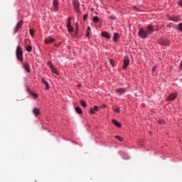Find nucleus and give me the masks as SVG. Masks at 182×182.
I'll return each mask as SVG.
<instances>
[{"label": "nucleus", "mask_w": 182, "mask_h": 182, "mask_svg": "<svg viewBox=\"0 0 182 182\" xmlns=\"http://www.w3.org/2000/svg\"><path fill=\"white\" fill-rule=\"evenodd\" d=\"M154 32V26L149 24L145 28H140L138 31V35L139 38H142V39H146L147 36L149 35H153Z\"/></svg>", "instance_id": "f257e3e1"}, {"label": "nucleus", "mask_w": 182, "mask_h": 182, "mask_svg": "<svg viewBox=\"0 0 182 182\" xmlns=\"http://www.w3.org/2000/svg\"><path fill=\"white\" fill-rule=\"evenodd\" d=\"M16 55L18 60L20 62H23V53L22 52V48L21 46H18L16 50Z\"/></svg>", "instance_id": "f03ea898"}, {"label": "nucleus", "mask_w": 182, "mask_h": 182, "mask_svg": "<svg viewBox=\"0 0 182 182\" xmlns=\"http://www.w3.org/2000/svg\"><path fill=\"white\" fill-rule=\"evenodd\" d=\"M73 6H74V9L77 14H79L80 12V4L79 3V1L75 0L73 2Z\"/></svg>", "instance_id": "7ed1b4c3"}, {"label": "nucleus", "mask_w": 182, "mask_h": 182, "mask_svg": "<svg viewBox=\"0 0 182 182\" xmlns=\"http://www.w3.org/2000/svg\"><path fill=\"white\" fill-rule=\"evenodd\" d=\"M23 25V22H22V21H20L16 26L14 31V34L15 35V33H18V31H19V29H21V28H22Z\"/></svg>", "instance_id": "20e7f679"}, {"label": "nucleus", "mask_w": 182, "mask_h": 182, "mask_svg": "<svg viewBox=\"0 0 182 182\" xmlns=\"http://www.w3.org/2000/svg\"><path fill=\"white\" fill-rule=\"evenodd\" d=\"M124 64H123V69H127V66H129V65H130V60L129 59V58H125L123 60Z\"/></svg>", "instance_id": "39448f33"}, {"label": "nucleus", "mask_w": 182, "mask_h": 182, "mask_svg": "<svg viewBox=\"0 0 182 182\" xmlns=\"http://www.w3.org/2000/svg\"><path fill=\"white\" fill-rule=\"evenodd\" d=\"M127 92V88H117L115 90L116 93H119V95H123L124 93H126Z\"/></svg>", "instance_id": "423d86ee"}, {"label": "nucleus", "mask_w": 182, "mask_h": 182, "mask_svg": "<svg viewBox=\"0 0 182 182\" xmlns=\"http://www.w3.org/2000/svg\"><path fill=\"white\" fill-rule=\"evenodd\" d=\"M170 21H173V22H180V16H170Z\"/></svg>", "instance_id": "0eeeda50"}, {"label": "nucleus", "mask_w": 182, "mask_h": 182, "mask_svg": "<svg viewBox=\"0 0 182 182\" xmlns=\"http://www.w3.org/2000/svg\"><path fill=\"white\" fill-rule=\"evenodd\" d=\"M23 68L28 72V73H31V67L29 66V63L25 62L23 63Z\"/></svg>", "instance_id": "6e6552de"}, {"label": "nucleus", "mask_w": 182, "mask_h": 182, "mask_svg": "<svg viewBox=\"0 0 182 182\" xmlns=\"http://www.w3.org/2000/svg\"><path fill=\"white\" fill-rule=\"evenodd\" d=\"M159 45H164V46H167L168 45V41L166 39H160L159 40Z\"/></svg>", "instance_id": "1a4fd4ad"}, {"label": "nucleus", "mask_w": 182, "mask_h": 182, "mask_svg": "<svg viewBox=\"0 0 182 182\" xmlns=\"http://www.w3.org/2000/svg\"><path fill=\"white\" fill-rule=\"evenodd\" d=\"M53 5L55 8V11H58V9L59 8V1L58 0H53Z\"/></svg>", "instance_id": "9d476101"}, {"label": "nucleus", "mask_w": 182, "mask_h": 182, "mask_svg": "<svg viewBox=\"0 0 182 182\" xmlns=\"http://www.w3.org/2000/svg\"><path fill=\"white\" fill-rule=\"evenodd\" d=\"M119 38H120L119 33H115L113 36V42H114V43H117V41H119Z\"/></svg>", "instance_id": "9b49d317"}, {"label": "nucleus", "mask_w": 182, "mask_h": 182, "mask_svg": "<svg viewBox=\"0 0 182 182\" xmlns=\"http://www.w3.org/2000/svg\"><path fill=\"white\" fill-rule=\"evenodd\" d=\"M102 36L106 38L107 39H110V34H109L107 31H102L101 33Z\"/></svg>", "instance_id": "f8f14e48"}, {"label": "nucleus", "mask_w": 182, "mask_h": 182, "mask_svg": "<svg viewBox=\"0 0 182 182\" xmlns=\"http://www.w3.org/2000/svg\"><path fill=\"white\" fill-rule=\"evenodd\" d=\"M176 97H177V94L176 93H172L168 97V100H169V101L174 100V99H176Z\"/></svg>", "instance_id": "ddd939ff"}, {"label": "nucleus", "mask_w": 182, "mask_h": 182, "mask_svg": "<svg viewBox=\"0 0 182 182\" xmlns=\"http://www.w3.org/2000/svg\"><path fill=\"white\" fill-rule=\"evenodd\" d=\"M33 114H35V116H38V115L41 114V111L38 108H34L33 109Z\"/></svg>", "instance_id": "4468645a"}, {"label": "nucleus", "mask_w": 182, "mask_h": 182, "mask_svg": "<svg viewBox=\"0 0 182 182\" xmlns=\"http://www.w3.org/2000/svg\"><path fill=\"white\" fill-rule=\"evenodd\" d=\"M53 42H55V39L52 38H46L45 40V43H53Z\"/></svg>", "instance_id": "2eb2a0df"}, {"label": "nucleus", "mask_w": 182, "mask_h": 182, "mask_svg": "<svg viewBox=\"0 0 182 182\" xmlns=\"http://www.w3.org/2000/svg\"><path fill=\"white\" fill-rule=\"evenodd\" d=\"M112 123L113 124H114V126H117V127H122V124H120V122H117L115 119L112 120Z\"/></svg>", "instance_id": "dca6fc26"}, {"label": "nucleus", "mask_w": 182, "mask_h": 182, "mask_svg": "<svg viewBox=\"0 0 182 182\" xmlns=\"http://www.w3.org/2000/svg\"><path fill=\"white\" fill-rule=\"evenodd\" d=\"M41 82H43V83H44L46 85V89H49V83H48V82L46 80H45L43 78H41Z\"/></svg>", "instance_id": "f3484780"}, {"label": "nucleus", "mask_w": 182, "mask_h": 182, "mask_svg": "<svg viewBox=\"0 0 182 182\" xmlns=\"http://www.w3.org/2000/svg\"><path fill=\"white\" fill-rule=\"evenodd\" d=\"M75 112L78 114H82V109H80V107H75Z\"/></svg>", "instance_id": "a211bd4d"}, {"label": "nucleus", "mask_w": 182, "mask_h": 182, "mask_svg": "<svg viewBox=\"0 0 182 182\" xmlns=\"http://www.w3.org/2000/svg\"><path fill=\"white\" fill-rule=\"evenodd\" d=\"M72 18H68L67 19V26H72Z\"/></svg>", "instance_id": "6ab92c4d"}, {"label": "nucleus", "mask_w": 182, "mask_h": 182, "mask_svg": "<svg viewBox=\"0 0 182 182\" xmlns=\"http://www.w3.org/2000/svg\"><path fill=\"white\" fill-rule=\"evenodd\" d=\"M80 105H81V106H82V107H86V106H87L86 102H85L83 100H80Z\"/></svg>", "instance_id": "aec40b11"}, {"label": "nucleus", "mask_w": 182, "mask_h": 182, "mask_svg": "<svg viewBox=\"0 0 182 182\" xmlns=\"http://www.w3.org/2000/svg\"><path fill=\"white\" fill-rule=\"evenodd\" d=\"M26 50L27 52H32V46H27L26 48Z\"/></svg>", "instance_id": "412c9836"}, {"label": "nucleus", "mask_w": 182, "mask_h": 182, "mask_svg": "<svg viewBox=\"0 0 182 182\" xmlns=\"http://www.w3.org/2000/svg\"><path fill=\"white\" fill-rule=\"evenodd\" d=\"M68 32H73V27L72 26H67Z\"/></svg>", "instance_id": "4be33fe9"}, {"label": "nucleus", "mask_w": 182, "mask_h": 182, "mask_svg": "<svg viewBox=\"0 0 182 182\" xmlns=\"http://www.w3.org/2000/svg\"><path fill=\"white\" fill-rule=\"evenodd\" d=\"M178 31H179L180 32H182V23H180L178 25Z\"/></svg>", "instance_id": "5701e85b"}, {"label": "nucleus", "mask_w": 182, "mask_h": 182, "mask_svg": "<svg viewBox=\"0 0 182 182\" xmlns=\"http://www.w3.org/2000/svg\"><path fill=\"white\" fill-rule=\"evenodd\" d=\"M92 21H93V22H99V17H97V16H94V17L92 18Z\"/></svg>", "instance_id": "b1692460"}, {"label": "nucleus", "mask_w": 182, "mask_h": 182, "mask_svg": "<svg viewBox=\"0 0 182 182\" xmlns=\"http://www.w3.org/2000/svg\"><path fill=\"white\" fill-rule=\"evenodd\" d=\"M109 63H110V65H111L113 68H114V66H115V63H114V60H109Z\"/></svg>", "instance_id": "393cba45"}, {"label": "nucleus", "mask_w": 182, "mask_h": 182, "mask_svg": "<svg viewBox=\"0 0 182 182\" xmlns=\"http://www.w3.org/2000/svg\"><path fill=\"white\" fill-rule=\"evenodd\" d=\"M113 112H114V113H120V110L119 109V107L113 109Z\"/></svg>", "instance_id": "a878e982"}, {"label": "nucleus", "mask_w": 182, "mask_h": 182, "mask_svg": "<svg viewBox=\"0 0 182 182\" xmlns=\"http://www.w3.org/2000/svg\"><path fill=\"white\" fill-rule=\"evenodd\" d=\"M90 114H95V109L93 108H90Z\"/></svg>", "instance_id": "bb28decb"}, {"label": "nucleus", "mask_w": 182, "mask_h": 182, "mask_svg": "<svg viewBox=\"0 0 182 182\" xmlns=\"http://www.w3.org/2000/svg\"><path fill=\"white\" fill-rule=\"evenodd\" d=\"M116 139H117V140H119V141H123V138H122L119 136H115Z\"/></svg>", "instance_id": "cd10ccee"}, {"label": "nucleus", "mask_w": 182, "mask_h": 182, "mask_svg": "<svg viewBox=\"0 0 182 182\" xmlns=\"http://www.w3.org/2000/svg\"><path fill=\"white\" fill-rule=\"evenodd\" d=\"M48 66H50V69H53L54 66H53V64H52L51 62H48Z\"/></svg>", "instance_id": "c85d7f7f"}, {"label": "nucleus", "mask_w": 182, "mask_h": 182, "mask_svg": "<svg viewBox=\"0 0 182 182\" xmlns=\"http://www.w3.org/2000/svg\"><path fill=\"white\" fill-rule=\"evenodd\" d=\"M94 112H99V107H97V106H94Z\"/></svg>", "instance_id": "c756f323"}, {"label": "nucleus", "mask_w": 182, "mask_h": 182, "mask_svg": "<svg viewBox=\"0 0 182 182\" xmlns=\"http://www.w3.org/2000/svg\"><path fill=\"white\" fill-rule=\"evenodd\" d=\"M158 123L159 124H164V120H163V119H159V121H158Z\"/></svg>", "instance_id": "7c9ffc66"}, {"label": "nucleus", "mask_w": 182, "mask_h": 182, "mask_svg": "<svg viewBox=\"0 0 182 182\" xmlns=\"http://www.w3.org/2000/svg\"><path fill=\"white\" fill-rule=\"evenodd\" d=\"M109 19H112V21H115L116 16L112 15V16H109Z\"/></svg>", "instance_id": "2f4dec72"}, {"label": "nucleus", "mask_w": 182, "mask_h": 182, "mask_svg": "<svg viewBox=\"0 0 182 182\" xmlns=\"http://www.w3.org/2000/svg\"><path fill=\"white\" fill-rule=\"evenodd\" d=\"M87 16H88L87 14H84V15H83V20H84V21H86V20L87 19Z\"/></svg>", "instance_id": "473e14b6"}, {"label": "nucleus", "mask_w": 182, "mask_h": 182, "mask_svg": "<svg viewBox=\"0 0 182 182\" xmlns=\"http://www.w3.org/2000/svg\"><path fill=\"white\" fill-rule=\"evenodd\" d=\"M30 33H31V36H33V29H32V28L30 29Z\"/></svg>", "instance_id": "72a5a7b5"}, {"label": "nucleus", "mask_w": 182, "mask_h": 182, "mask_svg": "<svg viewBox=\"0 0 182 182\" xmlns=\"http://www.w3.org/2000/svg\"><path fill=\"white\" fill-rule=\"evenodd\" d=\"M157 69V66L154 65L153 68H152V70L153 72H156V70Z\"/></svg>", "instance_id": "f704fd0d"}, {"label": "nucleus", "mask_w": 182, "mask_h": 182, "mask_svg": "<svg viewBox=\"0 0 182 182\" xmlns=\"http://www.w3.org/2000/svg\"><path fill=\"white\" fill-rule=\"evenodd\" d=\"M90 33H89V31H87L86 32V38H89Z\"/></svg>", "instance_id": "c9c22d12"}, {"label": "nucleus", "mask_w": 182, "mask_h": 182, "mask_svg": "<svg viewBox=\"0 0 182 182\" xmlns=\"http://www.w3.org/2000/svg\"><path fill=\"white\" fill-rule=\"evenodd\" d=\"M30 95H32L34 97H38V95L36 94L32 93V92H30Z\"/></svg>", "instance_id": "e433bc0d"}, {"label": "nucleus", "mask_w": 182, "mask_h": 182, "mask_svg": "<svg viewBox=\"0 0 182 182\" xmlns=\"http://www.w3.org/2000/svg\"><path fill=\"white\" fill-rule=\"evenodd\" d=\"M52 70V72H53V73H58V71H56V69H55V68H53Z\"/></svg>", "instance_id": "4c0bfd02"}, {"label": "nucleus", "mask_w": 182, "mask_h": 182, "mask_svg": "<svg viewBox=\"0 0 182 182\" xmlns=\"http://www.w3.org/2000/svg\"><path fill=\"white\" fill-rule=\"evenodd\" d=\"M178 5H179L180 6H182V0H181V1L178 2Z\"/></svg>", "instance_id": "58836bf2"}, {"label": "nucleus", "mask_w": 182, "mask_h": 182, "mask_svg": "<svg viewBox=\"0 0 182 182\" xmlns=\"http://www.w3.org/2000/svg\"><path fill=\"white\" fill-rule=\"evenodd\" d=\"M87 31H90V26L87 27Z\"/></svg>", "instance_id": "ea45409f"}, {"label": "nucleus", "mask_w": 182, "mask_h": 182, "mask_svg": "<svg viewBox=\"0 0 182 182\" xmlns=\"http://www.w3.org/2000/svg\"><path fill=\"white\" fill-rule=\"evenodd\" d=\"M75 33H77V30H76V31H75Z\"/></svg>", "instance_id": "a19ab883"}, {"label": "nucleus", "mask_w": 182, "mask_h": 182, "mask_svg": "<svg viewBox=\"0 0 182 182\" xmlns=\"http://www.w3.org/2000/svg\"><path fill=\"white\" fill-rule=\"evenodd\" d=\"M55 46H58L57 45H55Z\"/></svg>", "instance_id": "79ce46f5"}]
</instances>
